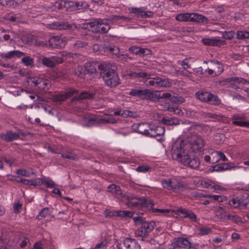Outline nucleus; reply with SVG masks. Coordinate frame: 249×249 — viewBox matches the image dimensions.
I'll return each instance as SVG.
<instances>
[{"label":"nucleus","mask_w":249,"mask_h":249,"mask_svg":"<svg viewBox=\"0 0 249 249\" xmlns=\"http://www.w3.org/2000/svg\"><path fill=\"white\" fill-rule=\"evenodd\" d=\"M188 145L184 141H177L172 145L171 154L172 158L185 166L192 169H197L200 165L199 159L194 155L185 152L187 146L195 153L204 151L205 142L202 137L197 134L192 135L188 139Z\"/></svg>","instance_id":"obj_1"},{"label":"nucleus","mask_w":249,"mask_h":249,"mask_svg":"<svg viewBox=\"0 0 249 249\" xmlns=\"http://www.w3.org/2000/svg\"><path fill=\"white\" fill-rule=\"evenodd\" d=\"M101 74L106 84L110 87H115L120 84L117 73L115 71V64H107L101 66Z\"/></svg>","instance_id":"obj_2"},{"label":"nucleus","mask_w":249,"mask_h":249,"mask_svg":"<svg viewBox=\"0 0 249 249\" xmlns=\"http://www.w3.org/2000/svg\"><path fill=\"white\" fill-rule=\"evenodd\" d=\"M123 201L124 202L125 204L128 208L132 209L152 207L151 199L143 197L135 196L129 193L124 196Z\"/></svg>","instance_id":"obj_3"},{"label":"nucleus","mask_w":249,"mask_h":249,"mask_svg":"<svg viewBox=\"0 0 249 249\" xmlns=\"http://www.w3.org/2000/svg\"><path fill=\"white\" fill-rule=\"evenodd\" d=\"M129 95L136 96L142 100H149L155 101V91L147 89L136 88L132 89L129 92Z\"/></svg>","instance_id":"obj_4"},{"label":"nucleus","mask_w":249,"mask_h":249,"mask_svg":"<svg viewBox=\"0 0 249 249\" xmlns=\"http://www.w3.org/2000/svg\"><path fill=\"white\" fill-rule=\"evenodd\" d=\"M107 21V20L105 19L95 18L88 24L91 27L94 28L93 32L105 34L110 29V26Z\"/></svg>","instance_id":"obj_5"},{"label":"nucleus","mask_w":249,"mask_h":249,"mask_svg":"<svg viewBox=\"0 0 249 249\" xmlns=\"http://www.w3.org/2000/svg\"><path fill=\"white\" fill-rule=\"evenodd\" d=\"M218 83L221 86H225L229 83L234 89L241 88L244 85L249 84L248 81L242 78L237 77L223 78L218 81Z\"/></svg>","instance_id":"obj_6"},{"label":"nucleus","mask_w":249,"mask_h":249,"mask_svg":"<svg viewBox=\"0 0 249 249\" xmlns=\"http://www.w3.org/2000/svg\"><path fill=\"white\" fill-rule=\"evenodd\" d=\"M147 81V84L150 86L155 88H169L172 86V82L168 79L161 78L155 76L153 77H149Z\"/></svg>","instance_id":"obj_7"},{"label":"nucleus","mask_w":249,"mask_h":249,"mask_svg":"<svg viewBox=\"0 0 249 249\" xmlns=\"http://www.w3.org/2000/svg\"><path fill=\"white\" fill-rule=\"evenodd\" d=\"M211 63V68H208L205 72L209 75L212 76H217L219 75L224 71L223 64L218 61H214L213 60H209Z\"/></svg>","instance_id":"obj_8"},{"label":"nucleus","mask_w":249,"mask_h":249,"mask_svg":"<svg viewBox=\"0 0 249 249\" xmlns=\"http://www.w3.org/2000/svg\"><path fill=\"white\" fill-rule=\"evenodd\" d=\"M132 219L135 224H141V227L145 230L146 232H148V233H149L156 226L155 222L153 221L147 222L145 220V218L140 215L133 217Z\"/></svg>","instance_id":"obj_9"},{"label":"nucleus","mask_w":249,"mask_h":249,"mask_svg":"<svg viewBox=\"0 0 249 249\" xmlns=\"http://www.w3.org/2000/svg\"><path fill=\"white\" fill-rule=\"evenodd\" d=\"M130 13L134 14L138 18H148L152 17L154 14L151 11L146 10V8L142 7L140 8H129Z\"/></svg>","instance_id":"obj_10"},{"label":"nucleus","mask_w":249,"mask_h":249,"mask_svg":"<svg viewBox=\"0 0 249 249\" xmlns=\"http://www.w3.org/2000/svg\"><path fill=\"white\" fill-rule=\"evenodd\" d=\"M66 37L64 36H53L48 40V46L56 48L63 47L66 45Z\"/></svg>","instance_id":"obj_11"},{"label":"nucleus","mask_w":249,"mask_h":249,"mask_svg":"<svg viewBox=\"0 0 249 249\" xmlns=\"http://www.w3.org/2000/svg\"><path fill=\"white\" fill-rule=\"evenodd\" d=\"M49 29L53 30H73L76 28V26L75 24H69L68 22H55L48 25Z\"/></svg>","instance_id":"obj_12"},{"label":"nucleus","mask_w":249,"mask_h":249,"mask_svg":"<svg viewBox=\"0 0 249 249\" xmlns=\"http://www.w3.org/2000/svg\"><path fill=\"white\" fill-rule=\"evenodd\" d=\"M63 58L59 56H53L51 57H43L42 59V63L46 67L53 68L56 64L62 63Z\"/></svg>","instance_id":"obj_13"},{"label":"nucleus","mask_w":249,"mask_h":249,"mask_svg":"<svg viewBox=\"0 0 249 249\" xmlns=\"http://www.w3.org/2000/svg\"><path fill=\"white\" fill-rule=\"evenodd\" d=\"M232 124L233 125L249 128V121H246L245 116L243 114H236L232 117Z\"/></svg>","instance_id":"obj_14"},{"label":"nucleus","mask_w":249,"mask_h":249,"mask_svg":"<svg viewBox=\"0 0 249 249\" xmlns=\"http://www.w3.org/2000/svg\"><path fill=\"white\" fill-rule=\"evenodd\" d=\"M172 246L174 249H190L191 244L186 238L178 237L175 239L174 241L172 243Z\"/></svg>","instance_id":"obj_15"},{"label":"nucleus","mask_w":249,"mask_h":249,"mask_svg":"<svg viewBox=\"0 0 249 249\" xmlns=\"http://www.w3.org/2000/svg\"><path fill=\"white\" fill-rule=\"evenodd\" d=\"M128 51L132 54L140 57H143L151 54V51L147 48H144L137 46H132L128 48Z\"/></svg>","instance_id":"obj_16"},{"label":"nucleus","mask_w":249,"mask_h":249,"mask_svg":"<svg viewBox=\"0 0 249 249\" xmlns=\"http://www.w3.org/2000/svg\"><path fill=\"white\" fill-rule=\"evenodd\" d=\"M150 125L148 123H136L132 125V128L134 131L148 136Z\"/></svg>","instance_id":"obj_17"},{"label":"nucleus","mask_w":249,"mask_h":249,"mask_svg":"<svg viewBox=\"0 0 249 249\" xmlns=\"http://www.w3.org/2000/svg\"><path fill=\"white\" fill-rule=\"evenodd\" d=\"M77 91L74 89H71L68 91H63L61 93L54 95L53 99L54 101H63L66 99L74 95Z\"/></svg>","instance_id":"obj_18"},{"label":"nucleus","mask_w":249,"mask_h":249,"mask_svg":"<svg viewBox=\"0 0 249 249\" xmlns=\"http://www.w3.org/2000/svg\"><path fill=\"white\" fill-rule=\"evenodd\" d=\"M25 55V53L19 51L14 50L7 53H0V56L1 58L4 59L5 61L15 57H21Z\"/></svg>","instance_id":"obj_19"},{"label":"nucleus","mask_w":249,"mask_h":249,"mask_svg":"<svg viewBox=\"0 0 249 249\" xmlns=\"http://www.w3.org/2000/svg\"><path fill=\"white\" fill-rule=\"evenodd\" d=\"M202 42L206 45L211 46H221L225 45L227 43L225 40H221L218 38H204L202 40Z\"/></svg>","instance_id":"obj_20"},{"label":"nucleus","mask_w":249,"mask_h":249,"mask_svg":"<svg viewBox=\"0 0 249 249\" xmlns=\"http://www.w3.org/2000/svg\"><path fill=\"white\" fill-rule=\"evenodd\" d=\"M165 132L164 127L161 126H153L150 125L148 136L151 137H156L161 136Z\"/></svg>","instance_id":"obj_21"},{"label":"nucleus","mask_w":249,"mask_h":249,"mask_svg":"<svg viewBox=\"0 0 249 249\" xmlns=\"http://www.w3.org/2000/svg\"><path fill=\"white\" fill-rule=\"evenodd\" d=\"M0 137L5 142H10L18 139L19 138V135L12 131H8L6 133H1Z\"/></svg>","instance_id":"obj_22"},{"label":"nucleus","mask_w":249,"mask_h":249,"mask_svg":"<svg viewBox=\"0 0 249 249\" xmlns=\"http://www.w3.org/2000/svg\"><path fill=\"white\" fill-rule=\"evenodd\" d=\"M124 245L126 249H141V246L133 238H126L124 241Z\"/></svg>","instance_id":"obj_23"},{"label":"nucleus","mask_w":249,"mask_h":249,"mask_svg":"<svg viewBox=\"0 0 249 249\" xmlns=\"http://www.w3.org/2000/svg\"><path fill=\"white\" fill-rule=\"evenodd\" d=\"M190 21L196 23L207 24L208 23V19L201 14L197 13H191Z\"/></svg>","instance_id":"obj_24"},{"label":"nucleus","mask_w":249,"mask_h":249,"mask_svg":"<svg viewBox=\"0 0 249 249\" xmlns=\"http://www.w3.org/2000/svg\"><path fill=\"white\" fill-rule=\"evenodd\" d=\"M178 212L183 215V217L189 218L193 221L196 220V215L190 210H187L186 209L179 208Z\"/></svg>","instance_id":"obj_25"},{"label":"nucleus","mask_w":249,"mask_h":249,"mask_svg":"<svg viewBox=\"0 0 249 249\" xmlns=\"http://www.w3.org/2000/svg\"><path fill=\"white\" fill-rule=\"evenodd\" d=\"M108 189L110 192L112 193H114L116 195V197L119 199H121L122 201H123L124 196V195H126V194H123L120 187L115 184H113L110 185L109 186Z\"/></svg>","instance_id":"obj_26"},{"label":"nucleus","mask_w":249,"mask_h":249,"mask_svg":"<svg viewBox=\"0 0 249 249\" xmlns=\"http://www.w3.org/2000/svg\"><path fill=\"white\" fill-rule=\"evenodd\" d=\"M211 93L209 92L201 90L196 92V96L200 101L208 103L209 99H210Z\"/></svg>","instance_id":"obj_27"},{"label":"nucleus","mask_w":249,"mask_h":249,"mask_svg":"<svg viewBox=\"0 0 249 249\" xmlns=\"http://www.w3.org/2000/svg\"><path fill=\"white\" fill-rule=\"evenodd\" d=\"M51 83L48 79L41 77L40 81L39 82L37 88L46 92L49 90L50 88L51 87Z\"/></svg>","instance_id":"obj_28"},{"label":"nucleus","mask_w":249,"mask_h":249,"mask_svg":"<svg viewBox=\"0 0 249 249\" xmlns=\"http://www.w3.org/2000/svg\"><path fill=\"white\" fill-rule=\"evenodd\" d=\"M188 188L187 184L183 182H175L173 190L176 192L180 193L186 190Z\"/></svg>","instance_id":"obj_29"},{"label":"nucleus","mask_w":249,"mask_h":249,"mask_svg":"<svg viewBox=\"0 0 249 249\" xmlns=\"http://www.w3.org/2000/svg\"><path fill=\"white\" fill-rule=\"evenodd\" d=\"M240 201V209H244L249 207V196L247 193L244 194L239 197Z\"/></svg>","instance_id":"obj_30"},{"label":"nucleus","mask_w":249,"mask_h":249,"mask_svg":"<svg viewBox=\"0 0 249 249\" xmlns=\"http://www.w3.org/2000/svg\"><path fill=\"white\" fill-rule=\"evenodd\" d=\"M99 65L95 62H89L86 63L85 68L87 71L90 73H93L96 72L97 68H98Z\"/></svg>","instance_id":"obj_31"},{"label":"nucleus","mask_w":249,"mask_h":249,"mask_svg":"<svg viewBox=\"0 0 249 249\" xmlns=\"http://www.w3.org/2000/svg\"><path fill=\"white\" fill-rule=\"evenodd\" d=\"M41 78V77L38 76H30L27 78L26 81L31 87H36L37 88Z\"/></svg>","instance_id":"obj_32"},{"label":"nucleus","mask_w":249,"mask_h":249,"mask_svg":"<svg viewBox=\"0 0 249 249\" xmlns=\"http://www.w3.org/2000/svg\"><path fill=\"white\" fill-rule=\"evenodd\" d=\"M19 181H21L22 183L24 185H27L29 186H36L41 184L40 178H36L32 180H29L27 179H20Z\"/></svg>","instance_id":"obj_33"},{"label":"nucleus","mask_w":249,"mask_h":249,"mask_svg":"<svg viewBox=\"0 0 249 249\" xmlns=\"http://www.w3.org/2000/svg\"><path fill=\"white\" fill-rule=\"evenodd\" d=\"M83 124L86 126L93 125L98 123V118H90L87 117H82Z\"/></svg>","instance_id":"obj_34"},{"label":"nucleus","mask_w":249,"mask_h":249,"mask_svg":"<svg viewBox=\"0 0 249 249\" xmlns=\"http://www.w3.org/2000/svg\"><path fill=\"white\" fill-rule=\"evenodd\" d=\"M156 97H155V101H158L161 99H169L171 102V98H172V95L168 92H165L161 94L158 91H155Z\"/></svg>","instance_id":"obj_35"},{"label":"nucleus","mask_w":249,"mask_h":249,"mask_svg":"<svg viewBox=\"0 0 249 249\" xmlns=\"http://www.w3.org/2000/svg\"><path fill=\"white\" fill-rule=\"evenodd\" d=\"M94 94L88 92H82L80 95L73 98L72 101L80 100L84 99H92Z\"/></svg>","instance_id":"obj_36"},{"label":"nucleus","mask_w":249,"mask_h":249,"mask_svg":"<svg viewBox=\"0 0 249 249\" xmlns=\"http://www.w3.org/2000/svg\"><path fill=\"white\" fill-rule=\"evenodd\" d=\"M191 13H180L176 15V19L178 21H190Z\"/></svg>","instance_id":"obj_37"},{"label":"nucleus","mask_w":249,"mask_h":249,"mask_svg":"<svg viewBox=\"0 0 249 249\" xmlns=\"http://www.w3.org/2000/svg\"><path fill=\"white\" fill-rule=\"evenodd\" d=\"M162 186L168 190H173L175 182L169 178L163 179L161 181Z\"/></svg>","instance_id":"obj_38"},{"label":"nucleus","mask_w":249,"mask_h":249,"mask_svg":"<svg viewBox=\"0 0 249 249\" xmlns=\"http://www.w3.org/2000/svg\"><path fill=\"white\" fill-rule=\"evenodd\" d=\"M24 0H0V4L3 6H12L15 3L16 4H19Z\"/></svg>","instance_id":"obj_39"},{"label":"nucleus","mask_w":249,"mask_h":249,"mask_svg":"<svg viewBox=\"0 0 249 249\" xmlns=\"http://www.w3.org/2000/svg\"><path fill=\"white\" fill-rule=\"evenodd\" d=\"M236 37L238 39L249 38V29L247 30L238 31L236 33Z\"/></svg>","instance_id":"obj_40"},{"label":"nucleus","mask_w":249,"mask_h":249,"mask_svg":"<svg viewBox=\"0 0 249 249\" xmlns=\"http://www.w3.org/2000/svg\"><path fill=\"white\" fill-rule=\"evenodd\" d=\"M106 51L110 53L112 55H114L116 56V58L118 59L119 55H120V49L117 46H108L106 48Z\"/></svg>","instance_id":"obj_41"},{"label":"nucleus","mask_w":249,"mask_h":249,"mask_svg":"<svg viewBox=\"0 0 249 249\" xmlns=\"http://www.w3.org/2000/svg\"><path fill=\"white\" fill-rule=\"evenodd\" d=\"M207 103L212 105L218 106L221 104V101L217 95L211 93L210 99H209Z\"/></svg>","instance_id":"obj_42"},{"label":"nucleus","mask_w":249,"mask_h":249,"mask_svg":"<svg viewBox=\"0 0 249 249\" xmlns=\"http://www.w3.org/2000/svg\"><path fill=\"white\" fill-rule=\"evenodd\" d=\"M50 211L48 207L43 208L39 213V214L36 216V219L39 220H42L43 218L46 217L48 215H50Z\"/></svg>","instance_id":"obj_43"},{"label":"nucleus","mask_w":249,"mask_h":249,"mask_svg":"<svg viewBox=\"0 0 249 249\" xmlns=\"http://www.w3.org/2000/svg\"><path fill=\"white\" fill-rule=\"evenodd\" d=\"M162 122L164 124L166 125H177L179 124L178 120L175 118H163L162 120Z\"/></svg>","instance_id":"obj_44"},{"label":"nucleus","mask_w":249,"mask_h":249,"mask_svg":"<svg viewBox=\"0 0 249 249\" xmlns=\"http://www.w3.org/2000/svg\"><path fill=\"white\" fill-rule=\"evenodd\" d=\"M117 121L112 117L98 118V124H115Z\"/></svg>","instance_id":"obj_45"},{"label":"nucleus","mask_w":249,"mask_h":249,"mask_svg":"<svg viewBox=\"0 0 249 249\" xmlns=\"http://www.w3.org/2000/svg\"><path fill=\"white\" fill-rule=\"evenodd\" d=\"M21 62L26 66H30L33 67L35 66L34 59L30 56H25L23 57L21 59Z\"/></svg>","instance_id":"obj_46"},{"label":"nucleus","mask_w":249,"mask_h":249,"mask_svg":"<svg viewBox=\"0 0 249 249\" xmlns=\"http://www.w3.org/2000/svg\"><path fill=\"white\" fill-rule=\"evenodd\" d=\"M135 234L136 236L142 237V238L141 240L142 241H143L144 238L149 235V233L148 232H146L145 230L141 226L136 231Z\"/></svg>","instance_id":"obj_47"},{"label":"nucleus","mask_w":249,"mask_h":249,"mask_svg":"<svg viewBox=\"0 0 249 249\" xmlns=\"http://www.w3.org/2000/svg\"><path fill=\"white\" fill-rule=\"evenodd\" d=\"M77 1H66V9L70 11L77 10Z\"/></svg>","instance_id":"obj_48"},{"label":"nucleus","mask_w":249,"mask_h":249,"mask_svg":"<svg viewBox=\"0 0 249 249\" xmlns=\"http://www.w3.org/2000/svg\"><path fill=\"white\" fill-rule=\"evenodd\" d=\"M167 110L170 113H174L175 114L182 115L183 114V112L181 109L178 107H169L167 108Z\"/></svg>","instance_id":"obj_49"},{"label":"nucleus","mask_w":249,"mask_h":249,"mask_svg":"<svg viewBox=\"0 0 249 249\" xmlns=\"http://www.w3.org/2000/svg\"><path fill=\"white\" fill-rule=\"evenodd\" d=\"M76 6H77V10H85L89 7V5L87 2L85 1H77Z\"/></svg>","instance_id":"obj_50"},{"label":"nucleus","mask_w":249,"mask_h":249,"mask_svg":"<svg viewBox=\"0 0 249 249\" xmlns=\"http://www.w3.org/2000/svg\"><path fill=\"white\" fill-rule=\"evenodd\" d=\"M229 204L234 208H239L240 209V201L239 197L233 198L229 202Z\"/></svg>","instance_id":"obj_51"},{"label":"nucleus","mask_w":249,"mask_h":249,"mask_svg":"<svg viewBox=\"0 0 249 249\" xmlns=\"http://www.w3.org/2000/svg\"><path fill=\"white\" fill-rule=\"evenodd\" d=\"M151 205H152V207H147V209L150 211H152V212H154V213H169L170 212V210H168V209H155L153 208V206H154V203L153 202V201L152 200H151Z\"/></svg>","instance_id":"obj_52"},{"label":"nucleus","mask_w":249,"mask_h":249,"mask_svg":"<svg viewBox=\"0 0 249 249\" xmlns=\"http://www.w3.org/2000/svg\"><path fill=\"white\" fill-rule=\"evenodd\" d=\"M185 102V99L180 96H172L171 102L177 104H181Z\"/></svg>","instance_id":"obj_53"},{"label":"nucleus","mask_w":249,"mask_h":249,"mask_svg":"<svg viewBox=\"0 0 249 249\" xmlns=\"http://www.w3.org/2000/svg\"><path fill=\"white\" fill-rule=\"evenodd\" d=\"M223 171L225 170H230L233 168H238V166H235L232 162L221 163Z\"/></svg>","instance_id":"obj_54"},{"label":"nucleus","mask_w":249,"mask_h":249,"mask_svg":"<svg viewBox=\"0 0 249 249\" xmlns=\"http://www.w3.org/2000/svg\"><path fill=\"white\" fill-rule=\"evenodd\" d=\"M131 76L135 77H142L143 78L147 79V81L148 80V78L150 77V75L145 72H133L131 74Z\"/></svg>","instance_id":"obj_55"},{"label":"nucleus","mask_w":249,"mask_h":249,"mask_svg":"<svg viewBox=\"0 0 249 249\" xmlns=\"http://www.w3.org/2000/svg\"><path fill=\"white\" fill-rule=\"evenodd\" d=\"M61 157L72 160H78V157L76 155L70 152L61 154Z\"/></svg>","instance_id":"obj_56"},{"label":"nucleus","mask_w":249,"mask_h":249,"mask_svg":"<svg viewBox=\"0 0 249 249\" xmlns=\"http://www.w3.org/2000/svg\"><path fill=\"white\" fill-rule=\"evenodd\" d=\"M112 20H119L122 19L124 20L125 22H129L132 20V18L130 17H126L123 16H119V15H113L110 17Z\"/></svg>","instance_id":"obj_57"},{"label":"nucleus","mask_w":249,"mask_h":249,"mask_svg":"<svg viewBox=\"0 0 249 249\" xmlns=\"http://www.w3.org/2000/svg\"><path fill=\"white\" fill-rule=\"evenodd\" d=\"M216 156L218 157V159H217L215 161H213V163L214 162H217L219 161L220 160H222L224 161H228V159L226 157L225 154L221 152V151H216L213 153Z\"/></svg>","instance_id":"obj_58"},{"label":"nucleus","mask_w":249,"mask_h":249,"mask_svg":"<svg viewBox=\"0 0 249 249\" xmlns=\"http://www.w3.org/2000/svg\"><path fill=\"white\" fill-rule=\"evenodd\" d=\"M199 234L200 235H207L212 232V229L209 227H203L199 229Z\"/></svg>","instance_id":"obj_59"},{"label":"nucleus","mask_w":249,"mask_h":249,"mask_svg":"<svg viewBox=\"0 0 249 249\" xmlns=\"http://www.w3.org/2000/svg\"><path fill=\"white\" fill-rule=\"evenodd\" d=\"M41 184H44L47 187L49 188H53L56 186L54 182L52 180H41Z\"/></svg>","instance_id":"obj_60"},{"label":"nucleus","mask_w":249,"mask_h":249,"mask_svg":"<svg viewBox=\"0 0 249 249\" xmlns=\"http://www.w3.org/2000/svg\"><path fill=\"white\" fill-rule=\"evenodd\" d=\"M128 59H132V58L128 54H120L117 59L118 61L122 62H127Z\"/></svg>","instance_id":"obj_61"},{"label":"nucleus","mask_w":249,"mask_h":249,"mask_svg":"<svg viewBox=\"0 0 249 249\" xmlns=\"http://www.w3.org/2000/svg\"><path fill=\"white\" fill-rule=\"evenodd\" d=\"M107 244V240L106 239H104L100 243L97 244L94 248L90 249H105Z\"/></svg>","instance_id":"obj_62"},{"label":"nucleus","mask_w":249,"mask_h":249,"mask_svg":"<svg viewBox=\"0 0 249 249\" xmlns=\"http://www.w3.org/2000/svg\"><path fill=\"white\" fill-rule=\"evenodd\" d=\"M55 6L57 7L58 9H66V1L63 0H58L55 2Z\"/></svg>","instance_id":"obj_63"},{"label":"nucleus","mask_w":249,"mask_h":249,"mask_svg":"<svg viewBox=\"0 0 249 249\" xmlns=\"http://www.w3.org/2000/svg\"><path fill=\"white\" fill-rule=\"evenodd\" d=\"M234 32L233 31L225 32L222 34V37L226 39H231L234 37Z\"/></svg>","instance_id":"obj_64"}]
</instances>
